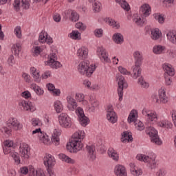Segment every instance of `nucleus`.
Here are the masks:
<instances>
[{"label":"nucleus","instance_id":"obj_1","mask_svg":"<svg viewBox=\"0 0 176 176\" xmlns=\"http://www.w3.org/2000/svg\"><path fill=\"white\" fill-rule=\"evenodd\" d=\"M85 131H78L72 135L69 144H67V149L71 153H76L79 151H82L83 144L82 140L85 138Z\"/></svg>","mask_w":176,"mask_h":176},{"label":"nucleus","instance_id":"obj_2","mask_svg":"<svg viewBox=\"0 0 176 176\" xmlns=\"http://www.w3.org/2000/svg\"><path fill=\"white\" fill-rule=\"evenodd\" d=\"M138 160L146 163V166L149 170H155L157 167V161L156 155L153 153H148V155L140 154L136 156Z\"/></svg>","mask_w":176,"mask_h":176},{"label":"nucleus","instance_id":"obj_3","mask_svg":"<svg viewBox=\"0 0 176 176\" xmlns=\"http://www.w3.org/2000/svg\"><path fill=\"white\" fill-rule=\"evenodd\" d=\"M23 129V124L16 118H11L6 122V126L2 128V131L10 135L12 134V130L15 131H20Z\"/></svg>","mask_w":176,"mask_h":176},{"label":"nucleus","instance_id":"obj_4","mask_svg":"<svg viewBox=\"0 0 176 176\" xmlns=\"http://www.w3.org/2000/svg\"><path fill=\"white\" fill-rule=\"evenodd\" d=\"M90 61L85 60L80 63L78 66V71L81 75H86L88 78H90L94 71H96V65L94 64L90 66Z\"/></svg>","mask_w":176,"mask_h":176},{"label":"nucleus","instance_id":"obj_5","mask_svg":"<svg viewBox=\"0 0 176 176\" xmlns=\"http://www.w3.org/2000/svg\"><path fill=\"white\" fill-rule=\"evenodd\" d=\"M162 68L164 71H165V83L167 86H170V85H171L173 82L171 77L170 76H174V75H175L174 68H173L171 65L167 63L163 64Z\"/></svg>","mask_w":176,"mask_h":176},{"label":"nucleus","instance_id":"obj_6","mask_svg":"<svg viewBox=\"0 0 176 176\" xmlns=\"http://www.w3.org/2000/svg\"><path fill=\"white\" fill-rule=\"evenodd\" d=\"M117 80H118V94L119 101H122L123 100V90L124 89H127L129 85H127V82H126L124 77L122 75L118 76Z\"/></svg>","mask_w":176,"mask_h":176},{"label":"nucleus","instance_id":"obj_7","mask_svg":"<svg viewBox=\"0 0 176 176\" xmlns=\"http://www.w3.org/2000/svg\"><path fill=\"white\" fill-rule=\"evenodd\" d=\"M146 134L151 137V141L153 144H155V145H162L163 142L159 138V135H157V130H156L153 127H150L148 130L146 131Z\"/></svg>","mask_w":176,"mask_h":176},{"label":"nucleus","instance_id":"obj_8","mask_svg":"<svg viewBox=\"0 0 176 176\" xmlns=\"http://www.w3.org/2000/svg\"><path fill=\"white\" fill-rule=\"evenodd\" d=\"M58 122L60 125L65 129H68L72 126V121H71V118L68 114L65 113H62L58 116Z\"/></svg>","mask_w":176,"mask_h":176},{"label":"nucleus","instance_id":"obj_9","mask_svg":"<svg viewBox=\"0 0 176 176\" xmlns=\"http://www.w3.org/2000/svg\"><path fill=\"white\" fill-rule=\"evenodd\" d=\"M47 65H49L54 69H58V68H61V67H63L61 63L57 61V56L54 53L48 55Z\"/></svg>","mask_w":176,"mask_h":176},{"label":"nucleus","instance_id":"obj_10","mask_svg":"<svg viewBox=\"0 0 176 176\" xmlns=\"http://www.w3.org/2000/svg\"><path fill=\"white\" fill-rule=\"evenodd\" d=\"M30 146L26 143H21L19 146V153L22 160H28L31 156Z\"/></svg>","mask_w":176,"mask_h":176},{"label":"nucleus","instance_id":"obj_11","mask_svg":"<svg viewBox=\"0 0 176 176\" xmlns=\"http://www.w3.org/2000/svg\"><path fill=\"white\" fill-rule=\"evenodd\" d=\"M107 119L108 122L113 124L118 122V116L116 115V112H115L112 104H109L107 107Z\"/></svg>","mask_w":176,"mask_h":176},{"label":"nucleus","instance_id":"obj_12","mask_svg":"<svg viewBox=\"0 0 176 176\" xmlns=\"http://www.w3.org/2000/svg\"><path fill=\"white\" fill-rule=\"evenodd\" d=\"M76 113L78 116V120L80 124L82 126V127H86L87 124H89V118H87L85 115V112L83 111V109L81 107H78L76 110Z\"/></svg>","mask_w":176,"mask_h":176},{"label":"nucleus","instance_id":"obj_13","mask_svg":"<svg viewBox=\"0 0 176 176\" xmlns=\"http://www.w3.org/2000/svg\"><path fill=\"white\" fill-rule=\"evenodd\" d=\"M102 63H111V59L108 57V52L103 47H98L96 51Z\"/></svg>","mask_w":176,"mask_h":176},{"label":"nucleus","instance_id":"obj_14","mask_svg":"<svg viewBox=\"0 0 176 176\" xmlns=\"http://www.w3.org/2000/svg\"><path fill=\"white\" fill-rule=\"evenodd\" d=\"M32 134H38L40 141L43 142V144H47L50 139H49V136L45 132H42L41 128L36 129L32 131Z\"/></svg>","mask_w":176,"mask_h":176},{"label":"nucleus","instance_id":"obj_15","mask_svg":"<svg viewBox=\"0 0 176 176\" xmlns=\"http://www.w3.org/2000/svg\"><path fill=\"white\" fill-rule=\"evenodd\" d=\"M44 166L45 167H54L56 164V159L51 154H46L43 159Z\"/></svg>","mask_w":176,"mask_h":176},{"label":"nucleus","instance_id":"obj_16","mask_svg":"<svg viewBox=\"0 0 176 176\" xmlns=\"http://www.w3.org/2000/svg\"><path fill=\"white\" fill-rule=\"evenodd\" d=\"M21 104L24 111H30V112H34V111L36 110L35 104L30 101L23 100Z\"/></svg>","mask_w":176,"mask_h":176},{"label":"nucleus","instance_id":"obj_17","mask_svg":"<svg viewBox=\"0 0 176 176\" xmlns=\"http://www.w3.org/2000/svg\"><path fill=\"white\" fill-rule=\"evenodd\" d=\"M142 114L144 116H147V119L151 122H157V114L155 112H152L146 109L142 110Z\"/></svg>","mask_w":176,"mask_h":176},{"label":"nucleus","instance_id":"obj_18","mask_svg":"<svg viewBox=\"0 0 176 176\" xmlns=\"http://www.w3.org/2000/svg\"><path fill=\"white\" fill-rule=\"evenodd\" d=\"M87 151L89 160L93 162L97 159V153L96 152V147L94 146H87Z\"/></svg>","mask_w":176,"mask_h":176},{"label":"nucleus","instance_id":"obj_19","mask_svg":"<svg viewBox=\"0 0 176 176\" xmlns=\"http://www.w3.org/2000/svg\"><path fill=\"white\" fill-rule=\"evenodd\" d=\"M133 57L135 59V65H142V60H144V56L141 52L135 51V52H133Z\"/></svg>","mask_w":176,"mask_h":176},{"label":"nucleus","instance_id":"obj_20","mask_svg":"<svg viewBox=\"0 0 176 176\" xmlns=\"http://www.w3.org/2000/svg\"><path fill=\"white\" fill-rule=\"evenodd\" d=\"M140 13L143 17H148L151 14V6L149 4H143L140 8Z\"/></svg>","mask_w":176,"mask_h":176},{"label":"nucleus","instance_id":"obj_21","mask_svg":"<svg viewBox=\"0 0 176 176\" xmlns=\"http://www.w3.org/2000/svg\"><path fill=\"white\" fill-rule=\"evenodd\" d=\"M114 172L117 176H127L126 168L122 165H117L115 168Z\"/></svg>","mask_w":176,"mask_h":176},{"label":"nucleus","instance_id":"obj_22","mask_svg":"<svg viewBox=\"0 0 176 176\" xmlns=\"http://www.w3.org/2000/svg\"><path fill=\"white\" fill-rule=\"evenodd\" d=\"M67 100L69 104L67 108H69V111H75V109L78 108L76 100H75L74 98H72L71 96H69L67 98Z\"/></svg>","mask_w":176,"mask_h":176},{"label":"nucleus","instance_id":"obj_23","mask_svg":"<svg viewBox=\"0 0 176 176\" xmlns=\"http://www.w3.org/2000/svg\"><path fill=\"white\" fill-rule=\"evenodd\" d=\"M88 54L89 52H87V49H86L85 47H82L77 51V56L78 58H80V60H84L85 58H87Z\"/></svg>","mask_w":176,"mask_h":176},{"label":"nucleus","instance_id":"obj_24","mask_svg":"<svg viewBox=\"0 0 176 176\" xmlns=\"http://www.w3.org/2000/svg\"><path fill=\"white\" fill-rule=\"evenodd\" d=\"M133 76L132 78L133 79H137L138 76H141V74L142 72V69H141V65H135L133 67Z\"/></svg>","mask_w":176,"mask_h":176},{"label":"nucleus","instance_id":"obj_25","mask_svg":"<svg viewBox=\"0 0 176 176\" xmlns=\"http://www.w3.org/2000/svg\"><path fill=\"white\" fill-rule=\"evenodd\" d=\"M113 41L117 45H122L124 42V37L121 33H115L113 35Z\"/></svg>","mask_w":176,"mask_h":176},{"label":"nucleus","instance_id":"obj_26","mask_svg":"<svg viewBox=\"0 0 176 176\" xmlns=\"http://www.w3.org/2000/svg\"><path fill=\"white\" fill-rule=\"evenodd\" d=\"M158 127H162V129H166L167 130H170V129H173V123L170 122L168 120H162L157 122Z\"/></svg>","mask_w":176,"mask_h":176},{"label":"nucleus","instance_id":"obj_27","mask_svg":"<svg viewBox=\"0 0 176 176\" xmlns=\"http://www.w3.org/2000/svg\"><path fill=\"white\" fill-rule=\"evenodd\" d=\"M61 135V133L57 132V130H55L54 131V133L52 134V137L51 138V141L52 142L54 145H60V135Z\"/></svg>","mask_w":176,"mask_h":176},{"label":"nucleus","instance_id":"obj_28","mask_svg":"<svg viewBox=\"0 0 176 176\" xmlns=\"http://www.w3.org/2000/svg\"><path fill=\"white\" fill-rule=\"evenodd\" d=\"M58 157H59V159H60V160L62 162H65V163H68L69 164H75V160L72 159L71 157H69V156H67L65 154H63V153L59 154Z\"/></svg>","mask_w":176,"mask_h":176},{"label":"nucleus","instance_id":"obj_29","mask_svg":"<svg viewBox=\"0 0 176 176\" xmlns=\"http://www.w3.org/2000/svg\"><path fill=\"white\" fill-rule=\"evenodd\" d=\"M153 52L155 54H163L166 53V47L160 45H155Z\"/></svg>","mask_w":176,"mask_h":176},{"label":"nucleus","instance_id":"obj_30","mask_svg":"<svg viewBox=\"0 0 176 176\" xmlns=\"http://www.w3.org/2000/svg\"><path fill=\"white\" fill-rule=\"evenodd\" d=\"M108 155L109 157L113 159V160H115L116 162H118L119 160V154L113 148H109L108 150Z\"/></svg>","mask_w":176,"mask_h":176},{"label":"nucleus","instance_id":"obj_31","mask_svg":"<svg viewBox=\"0 0 176 176\" xmlns=\"http://www.w3.org/2000/svg\"><path fill=\"white\" fill-rule=\"evenodd\" d=\"M158 93H159V97L161 102H163V104H166V102L168 101V98L166 95V91L163 89H161L158 91Z\"/></svg>","mask_w":176,"mask_h":176},{"label":"nucleus","instance_id":"obj_32","mask_svg":"<svg viewBox=\"0 0 176 176\" xmlns=\"http://www.w3.org/2000/svg\"><path fill=\"white\" fill-rule=\"evenodd\" d=\"M89 102H91V107L89 108L91 112H94L96 111V108L98 107L99 103L98 100L94 99L93 96L89 97Z\"/></svg>","mask_w":176,"mask_h":176},{"label":"nucleus","instance_id":"obj_33","mask_svg":"<svg viewBox=\"0 0 176 176\" xmlns=\"http://www.w3.org/2000/svg\"><path fill=\"white\" fill-rule=\"evenodd\" d=\"M167 39L173 45H176V33L174 31L168 32L166 34Z\"/></svg>","mask_w":176,"mask_h":176},{"label":"nucleus","instance_id":"obj_34","mask_svg":"<svg viewBox=\"0 0 176 176\" xmlns=\"http://www.w3.org/2000/svg\"><path fill=\"white\" fill-rule=\"evenodd\" d=\"M130 141H133V135H130L127 131L124 132L122 135V142L124 144L126 142H130Z\"/></svg>","mask_w":176,"mask_h":176},{"label":"nucleus","instance_id":"obj_35","mask_svg":"<svg viewBox=\"0 0 176 176\" xmlns=\"http://www.w3.org/2000/svg\"><path fill=\"white\" fill-rule=\"evenodd\" d=\"M116 3H119V5L121 6L124 10H126V12H129L130 10V6L129 5V3L124 0H116Z\"/></svg>","mask_w":176,"mask_h":176},{"label":"nucleus","instance_id":"obj_36","mask_svg":"<svg viewBox=\"0 0 176 176\" xmlns=\"http://www.w3.org/2000/svg\"><path fill=\"white\" fill-rule=\"evenodd\" d=\"M133 21L137 24V25H142L145 23L144 19H141V16L138 14L133 15Z\"/></svg>","mask_w":176,"mask_h":176},{"label":"nucleus","instance_id":"obj_37","mask_svg":"<svg viewBox=\"0 0 176 176\" xmlns=\"http://www.w3.org/2000/svg\"><path fill=\"white\" fill-rule=\"evenodd\" d=\"M11 157H12L14 163H16V164H20L21 160H20V154H19V153L17 152H12L10 153V155Z\"/></svg>","mask_w":176,"mask_h":176},{"label":"nucleus","instance_id":"obj_38","mask_svg":"<svg viewBox=\"0 0 176 176\" xmlns=\"http://www.w3.org/2000/svg\"><path fill=\"white\" fill-rule=\"evenodd\" d=\"M31 89L35 91L37 96H42L44 93L43 89H42L41 87L37 86L36 84L32 85Z\"/></svg>","mask_w":176,"mask_h":176},{"label":"nucleus","instance_id":"obj_39","mask_svg":"<svg viewBox=\"0 0 176 176\" xmlns=\"http://www.w3.org/2000/svg\"><path fill=\"white\" fill-rule=\"evenodd\" d=\"M12 52L14 53V56H19V54H20V52H21V45L19 43L14 45L12 47Z\"/></svg>","mask_w":176,"mask_h":176},{"label":"nucleus","instance_id":"obj_40","mask_svg":"<svg viewBox=\"0 0 176 176\" xmlns=\"http://www.w3.org/2000/svg\"><path fill=\"white\" fill-rule=\"evenodd\" d=\"M54 107L57 113H61L63 109V103H61L60 100H56L54 104Z\"/></svg>","mask_w":176,"mask_h":176},{"label":"nucleus","instance_id":"obj_41","mask_svg":"<svg viewBox=\"0 0 176 176\" xmlns=\"http://www.w3.org/2000/svg\"><path fill=\"white\" fill-rule=\"evenodd\" d=\"M151 38L156 41L160 38V32H159V29H153L151 30Z\"/></svg>","mask_w":176,"mask_h":176},{"label":"nucleus","instance_id":"obj_42","mask_svg":"<svg viewBox=\"0 0 176 176\" xmlns=\"http://www.w3.org/2000/svg\"><path fill=\"white\" fill-rule=\"evenodd\" d=\"M138 85H140L141 87L144 89H148L149 87V83L144 80V77L140 76L138 81Z\"/></svg>","mask_w":176,"mask_h":176},{"label":"nucleus","instance_id":"obj_43","mask_svg":"<svg viewBox=\"0 0 176 176\" xmlns=\"http://www.w3.org/2000/svg\"><path fill=\"white\" fill-rule=\"evenodd\" d=\"M131 170V173L134 176H140V175H142V170L140 168H132L130 169Z\"/></svg>","mask_w":176,"mask_h":176},{"label":"nucleus","instance_id":"obj_44","mask_svg":"<svg viewBox=\"0 0 176 176\" xmlns=\"http://www.w3.org/2000/svg\"><path fill=\"white\" fill-rule=\"evenodd\" d=\"M153 16H154V19H155L160 24H164V16H163L162 14H154Z\"/></svg>","mask_w":176,"mask_h":176},{"label":"nucleus","instance_id":"obj_45","mask_svg":"<svg viewBox=\"0 0 176 176\" xmlns=\"http://www.w3.org/2000/svg\"><path fill=\"white\" fill-rule=\"evenodd\" d=\"M136 120L137 118H135V113L134 112V111H132L128 117V122L133 123V122L134 123H135Z\"/></svg>","mask_w":176,"mask_h":176},{"label":"nucleus","instance_id":"obj_46","mask_svg":"<svg viewBox=\"0 0 176 176\" xmlns=\"http://www.w3.org/2000/svg\"><path fill=\"white\" fill-rule=\"evenodd\" d=\"M106 23L112 27H116V28H119V27H120V25L116 24V21L111 18L106 19Z\"/></svg>","mask_w":176,"mask_h":176},{"label":"nucleus","instance_id":"obj_47","mask_svg":"<svg viewBox=\"0 0 176 176\" xmlns=\"http://www.w3.org/2000/svg\"><path fill=\"white\" fill-rule=\"evenodd\" d=\"M32 125L34 127H36V126L41 127V126H42V121L39 120V118H32Z\"/></svg>","mask_w":176,"mask_h":176},{"label":"nucleus","instance_id":"obj_48","mask_svg":"<svg viewBox=\"0 0 176 176\" xmlns=\"http://www.w3.org/2000/svg\"><path fill=\"white\" fill-rule=\"evenodd\" d=\"M47 36V33L42 31L39 34L38 41H40V42H41V43H43L44 42H46Z\"/></svg>","mask_w":176,"mask_h":176},{"label":"nucleus","instance_id":"obj_49","mask_svg":"<svg viewBox=\"0 0 176 176\" xmlns=\"http://www.w3.org/2000/svg\"><path fill=\"white\" fill-rule=\"evenodd\" d=\"M69 36L72 38V39H79V36H80V33L78 31H75L73 30L69 35Z\"/></svg>","mask_w":176,"mask_h":176},{"label":"nucleus","instance_id":"obj_50","mask_svg":"<svg viewBox=\"0 0 176 176\" xmlns=\"http://www.w3.org/2000/svg\"><path fill=\"white\" fill-rule=\"evenodd\" d=\"M94 35H95L96 38H102L104 30H102V29H96L94 32Z\"/></svg>","mask_w":176,"mask_h":176},{"label":"nucleus","instance_id":"obj_51","mask_svg":"<svg viewBox=\"0 0 176 176\" xmlns=\"http://www.w3.org/2000/svg\"><path fill=\"white\" fill-rule=\"evenodd\" d=\"M32 174L36 176H45V173L43 172V170L42 169H37L35 170V169L31 170Z\"/></svg>","mask_w":176,"mask_h":176},{"label":"nucleus","instance_id":"obj_52","mask_svg":"<svg viewBox=\"0 0 176 176\" xmlns=\"http://www.w3.org/2000/svg\"><path fill=\"white\" fill-rule=\"evenodd\" d=\"M20 2L21 0H14L13 3V8L15 12H20Z\"/></svg>","mask_w":176,"mask_h":176},{"label":"nucleus","instance_id":"obj_53","mask_svg":"<svg viewBox=\"0 0 176 176\" xmlns=\"http://www.w3.org/2000/svg\"><path fill=\"white\" fill-rule=\"evenodd\" d=\"M70 20L74 22L78 21V20H79V14H78V12L72 11V16H70Z\"/></svg>","mask_w":176,"mask_h":176},{"label":"nucleus","instance_id":"obj_54","mask_svg":"<svg viewBox=\"0 0 176 176\" xmlns=\"http://www.w3.org/2000/svg\"><path fill=\"white\" fill-rule=\"evenodd\" d=\"M101 3L96 1L93 4V9L94 12H100L101 10Z\"/></svg>","mask_w":176,"mask_h":176},{"label":"nucleus","instance_id":"obj_55","mask_svg":"<svg viewBox=\"0 0 176 176\" xmlns=\"http://www.w3.org/2000/svg\"><path fill=\"white\" fill-rule=\"evenodd\" d=\"M4 150L6 151V148H13V141L6 140L4 142Z\"/></svg>","mask_w":176,"mask_h":176},{"label":"nucleus","instance_id":"obj_56","mask_svg":"<svg viewBox=\"0 0 176 176\" xmlns=\"http://www.w3.org/2000/svg\"><path fill=\"white\" fill-rule=\"evenodd\" d=\"M14 32L16 36H17L19 38H21V28L20 26H16L14 28Z\"/></svg>","mask_w":176,"mask_h":176},{"label":"nucleus","instance_id":"obj_57","mask_svg":"<svg viewBox=\"0 0 176 176\" xmlns=\"http://www.w3.org/2000/svg\"><path fill=\"white\" fill-rule=\"evenodd\" d=\"M76 28L80 30V31H85V30H86V25L82 22H78L76 24Z\"/></svg>","mask_w":176,"mask_h":176},{"label":"nucleus","instance_id":"obj_58","mask_svg":"<svg viewBox=\"0 0 176 176\" xmlns=\"http://www.w3.org/2000/svg\"><path fill=\"white\" fill-rule=\"evenodd\" d=\"M118 70L120 72V74H122V75H130V72L127 71V69H126V68L120 66L118 67Z\"/></svg>","mask_w":176,"mask_h":176},{"label":"nucleus","instance_id":"obj_59","mask_svg":"<svg viewBox=\"0 0 176 176\" xmlns=\"http://www.w3.org/2000/svg\"><path fill=\"white\" fill-rule=\"evenodd\" d=\"M33 53L35 56H39L41 54V52H42L41 47L36 46L33 47Z\"/></svg>","mask_w":176,"mask_h":176},{"label":"nucleus","instance_id":"obj_60","mask_svg":"<svg viewBox=\"0 0 176 176\" xmlns=\"http://www.w3.org/2000/svg\"><path fill=\"white\" fill-rule=\"evenodd\" d=\"M32 76L34 82H36L37 83H39V82H41V75L39 74L38 72L33 74Z\"/></svg>","mask_w":176,"mask_h":176},{"label":"nucleus","instance_id":"obj_61","mask_svg":"<svg viewBox=\"0 0 176 176\" xmlns=\"http://www.w3.org/2000/svg\"><path fill=\"white\" fill-rule=\"evenodd\" d=\"M21 3H22V8L23 9H25V10L30 9V2H28V1L22 0Z\"/></svg>","mask_w":176,"mask_h":176},{"label":"nucleus","instance_id":"obj_62","mask_svg":"<svg viewBox=\"0 0 176 176\" xmlns=\"http://www.w3.org/2000/svg\"><path fill=\"white\" fill-rule=\"evenodd\" d=\"M85 98V95L83 94H76V99L79 102H82L83 99Z\"/></svg>","mask_w":176,"mask_h":176},{"label":"nucleus","instance_id":"obj_63","mask_svg":"<svg viewBox=\"0 0 176 176\" xmlns=\"http://www.w3.org/2000/svg\"><path fill=\"white\" fill-rule=\"evenodd\" d=\"M50 76H52V72L46 71L42 74L41 78L43 79H47V78H50Z\"/></svg>","mask_w":176,"mask_h":176},{"label":"nucleus","instance_id":"obj_64","mask_svg":"<svg viewBox=\"0 0 176 176\" xmlns=\"http://www.w3.org/2000/svg\"><path fill=\"white\" fill-rule=\"evenodd\" d=\"M166 174H167V172L164 169H160L157 172V176H166Z\"/></svg>","mask_w":176,"mask_h":176}]
</instances>
